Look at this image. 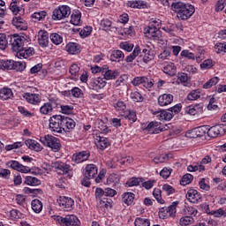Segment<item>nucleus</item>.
<instances>
[{
  "label": "nucleus",
  "mask_w": 226,
  "mask_h": 226,
  "mask_svg": "<svg viewBox=\"0 0 226 226\" xmlns=\"http://www.w3.org/2000/svg\"><path fill=\"white\" fill-rule=\"evenodd\" d=\"M171 10L177 13V17L180 20H188L195 13V7L193 5L183 2L172 3Z\"/></svg>",
  "instance_id": "f257e3e1"
},
{
  "label": "nucleus",
  "mask_w": 226,
  "mask_h": 226,
  "mask_svg": "<svg viewBox=\"0 0 226 226\" xmlns=\"http://www.w3.org/2000/svg\"><path fill=\"white\" fill-rule=\"evenodd\" d=\"M181 109H183V106L181 105V103H178L170 108L168 111L163 109L161 111H154L153 114L154 116H156L159 121H170V119H172L174 116L181 112Z\"/></svg>",
  "instance_id": "f03ea898"
},
{
  "label": "nucleus",
  "mask_w": 226,
  "mask_h": 226,
  "mask_svg": "<svg viewBox=\"0 0 226 226\" xmlns=\"http://www.w3.org/2000/svg\"><path fill=\"white\" fill-rule=\"evenodd\" d=\"M9 45L16 54L24 49L27 45V39L26 37L19 35L17 34L8 35Z\"/></svg>",
  "instance_id": "7ed1b4c3"
},
{
  "label": "nucleus",
  "mask_w": 226,
  "mask_h": 226,
  "mask_svg": "<svg viewBox=\"0 0 226 226\" xmlns=\"http://www.w3.org/2000/svg\"><path fill=\"white\" fill-rule=\"evenodd\" d=\"M53 220L61 226H80V220L75 215H68L65 217L61 215H53Z\"/></svg>",
  "instance_id": "20e7f679"
},
{
  "label": "nucleus",
  "mask_w": 226,
  "mask_h": 226,
  "mask_svg": "<svg viewBox=\"0 0 226 226\" xmlns=\"http://www.w3.org/2000/svg\"><path fill=\"white\" fill-rule=\"evenodd\" d=\"M40 140L43 146L50 147L54 153H57L61 150V140H59L58 138H56V136L48 134L44 137H41Z\"/></svg>",
  "instance_id": "39448f33"
},
{
  "label": "nucleus",
  "mask_w": 226,
  "mask_h": 226,
  "mask_svg": "<svg viewBox=\"0 0 226 226\" xmlns=\"http://www.w3.org/2000/svg\"><path fill=\"white\" fill-rule=\"evenodd\" d=\"M72 14V8L68 5H60L53 11V20H64Z\"/></svg>",
  "instance_id": "423d86ee"
},
{
  "label": "nucleus",
  "mask_w": 226,
  "mask_h": 226,
  "mask_svg": "<svg viewBox=\"0 0 226 226\" xmlns=\"http://www.w3.org/2000/svg\"><path fill=\"white\" fill-rule=\"evenodd\" d=\"M64 121V116L54 115L49 118V128L51 132L56 133H63V122Z\"/></svg>",
  "instance_id": "0eeeda50"
},
{
  "label": "nucleus",
  "mask_w": 226,
  "mask_h": 226,
  "mask_svg": "<svg viewBox=\"0 0 226 226\" xmlns=\"http://www.w3.org/2000/svg\"><path fill=\"white\" fill-rule=\"evenodd\" d=\"M179 201H174L168 207H162L159 211V217L165 220V218H176V213H177V207Z\"/></svg>",
  "instance_id": "6e6552de"
},
{
  "label": "nucleus",
  "mask_w": 226,
  "mask_h": 226,
  "mask_svg": "<svg viewBox=\"0 0 226 226\" xmlns=\"http://www.w3.org/2000/svg\"><path fill=\"white\" fill-rule=\"evenodd\" d=\"M51 167L52 169H54L55 172H56V174H59L60 176L70 174V172H72V170L70 164L59 161L52 162Z\"/></svg>",
  "instance_id": "1a4fd4ad"
},
{
  "label": "nucleus",
  "mask_w": 226,
  "mask_h": 226,
  "mask_svg": "<svg viewBox=\"0 0 226 226\" xmlns=\"http://www.w3.org/2000/svg\"><path fill=\"white\" fill-rule=\"evenodd\" d=\"M170 128V124H165L158 127V122H150L147 126L144 127V130L148 132L150 135H157V133H162V132H166Z\"/></svg>",
  "instance_id": "9d476101"
},
{
  "label": "nucleus",
  "mask_w": 226,
  "mask_h": 226,
  "mask_svg": "<svg viewBox=\"0 0 226 226\" xmlns=\"http://www.w3.org/2000/svg\"><path fill=\"white\" fill-rule=\"evenodd\" d=\"M146 38L149 40H160L162 38V31L156 25H149L144 29Z\"/></svg>",
  "instance_id": "9b49d317"
},
{
  "label": "nucleus",
  "mask_w": 226,
  "mask_h": 226,
  "mask_svg": "<svg viewBox=\"0 0 226 226\" xmlns=\"http://www.w3.org/2000/svg\"><path fill=\"white\" fill-rule=\"evenodd\" d=\"M57 203L58 206L62 207L63 211H72V209H73V206H75L73 199L66 196H59Z\"/></svg>",
  "instance_id": "f8f14e48"
},
{
  "label": "nucleus",
  "mask_w": 226,
  "mask_h": 226,
  "mask_svg": "<svg viewBox=\"0 0 226 226\" xmlns=\"http://www.w3.org/2000/svg\"><path fill=\"white\" fill-rule=\"evenodd\" d=\"M57 101L54 99H49L48 102H45L41 108H40V113L42 114V116H49V114H52V111L54 109H57Z\"/></svg>",
  "instance_id": "ddd939ff"
},
{
  "label": "nucleus",
  "mask_w": 226,
  "mask_h": 226,
  "mask_svg": "<svg viewBox=\"0 0 226 226\" xmlns=\"http://www.w3.org/2000/svg\"><path fill=\"white\" fill-rule=\"evenodd\" d=\"M207 133L211 139H216V137L225 135V128L222 124H216L210 128L207 125Z\"/></svg>",
  "instance_id": "4468645a"
},
{
  "label": "nucleus",
  "mask_w": 226,
  "mask_h": 226,
  "mask_svg": "<svg viewBox=\"0 0 226 226\" xmlns=\"http://www.w3.org/2000/svg\"><path fill=\"white\" fill-rule=\"evenodd\" d=\"M12 26L19 31H27V21L21 16H16L12 19Z\"/></svg>",
  "instance_id": "2eb2a0df"
},
{
  "label": "nucleus",
  "mask_w": 226,
  "mask_h": 226,
  "mask_svg": "<svg viewBox=\"0 0 226 226\" xmlns=\"http://www.w3.org/2000/svg\"><path fill=\"white\" fill-rule=\"evenodd\" d=\"M186 199L189 202L197 204V202H200V200H202V194L195 189H189L186 194Z\"/></svg>",
  "instance_id": "dca6fc26"
},
{
  "label": "nucleus",
  "mask_w": 226,
  "mask_h": 226,
  "mask_svg": "<svg viewBox=\"0 0 226 226\" xmlns=\"http://www.w3.org/2000/svg\"><path fill=\"white\" fill-rule=\"evenodd\" d=\"M102 79L103 80H115L119 77V72L117 71H112L109 69V66H102Z\"/></svg>",
  "instance_id": "f3484780"
},
{
  "label": "nucleus",
  "mask_w": 226,
  "mask_h": 226,
  "mask_svg": "<svg viewBox=\"0 0 226 226\" xmlns=\"http://www.w3.org/2000/svg\"><path fill=\"white\" fill-rule=\"evenodd\" d=\"M105 86H107V82L103 80V78L93 79L89 82V88L94 91H100V89H103Z\"/></svg>",
  "instance_id": "a211bd4d"
},
{
  "label": "nucleus",
  "mask_w": 226,
  "mask_h": 226,
  "mask_svg": "<svg viewBox=\"0 0 226 226\" xmlns=\"http://www.w3.org/2000/svg\"><path fill=\"white\" fill-rule=\"evenodd\" d=\"M203 112L204 105L202 104L191 105L185 108V114H189V116H200Z\"/></svg>",
  "instance_id": "6ab92c4d"
},
{
  "label": "nucleus",
  "mask_w": 226,
  "mask_h": 226,
  "mask_svg": "<svg viewBox=\"0 0 226 226\" xmlns=\"http://www.w3.org/2000/svg\"><path fill=\"white\" fill-rule=\"evenodd\" d=\"M7 166L13 170H17L18 172H22V174H27V170H29L28 166H24L18 161H9L7 162Z\"/></svg>",
  "instance_id": "aec40b11"
},
{
  "label": "nucleus",
  "mask_w": 226,
  "mask_h": 226,
  "mask_svg": "<svg viewBox=\"0 0 226 226\" xmlns=\"http://www.w3.org/2000/svg\"><path fill=\"white\" fill-rule=\"evenodd\" d=\"M34 54V49L31 47L27 48V45H25L23 49L19 50L16 56L19 59H27V57H31Z\"/></svg>",
  "instance_id": "412c9836"
},
{
  "label": "nucleus",
  "mask_w": 226,
  "mask_h": 226,
  "mask_svg": "<svg viewBox=\"0 0 226 226\" xmlns=\"http://www.w3.org/2000/svg\"><path fill=\"white\" fill-rule=\"evenodd\" d=\"M206 132H207V125H202L196 127L191 131L190 138L191 139H197L198 137H204L206 135Z\"/></svg>",
  "instance_id": "4be33fe9"
},
{
  "label": "nucleus",
  "mask_w": 226,
  "mask_h": 226,
  "mask_svg": "<svg viewBox=\"0 0 226 226\" xmlns=\"http://www.w3.org/2000/svg\"><path fill=\"white\" fill-rule=\"evenodd\" d=\"M23 98L32 105H38L41 102V96L38 94L25 93L23 94Z\"/></svg>",
  "instance_id": "5701e85b"
},
{
  "label": "nucleus",
  "mask_w": 226,
  "mask_h": 226,
  "mask_svg": "<svg viewBox=\"0 0 226 226\" xmlns=\"http://www.w3.org/2000/svg\"><path fill=\"white\" fill-rule=\"evenodd\" d=\"M174 102V95L170 94H163L158 97V104L160 107H167Z\"/></svg>",
  "instance_id": "b1692460"
},
{
  "label": "nucleus",
  "mask_w": 226,
  "mask_h": 226,
  "mask_svg": "<svg viewBox=\"0 0 226 226\" xmlns=\"http://www.w3.org/2000/svg\"><path fill=\"white\" fill-rule=\"evenodd\" d=\"M89 156H91L89 151H82L72 155V162L74 163H82V162H87Z\"/></svg>",
  "instance_id": "393cba45"
},
{
  "label": "nucleus",
  "mask_w": 226,
  "mask_h": 226,
  "mask_svg": "<svg viewBox=\"0 0 226 226\" xmlns=\"http://www.w3.org/2000/svg\"><path fill=\"white\" fill-rule=\"evenodd\" d=\"M98 175V167L94 164H87L85 168L84 176L86 177L94 178Z\"/></svg>",
  "instance_id": "a878e982"
},
{
  "label": "nucleus",
  "mask_w": 226,
  "mask_h": 226,
  "mask_svg": "<svg viewBox=\"0 0 226 226\" xmlns=\"http://www.w3.org/2000/svg\"><path fill=\"white\" fill-rule=\"evenodd\" d=\"M38 42L41 47L49 46V32L45 30H40L38 33Z\"/></svg>",
  "instance_id": "bb28decb"
},
{
  "label": "nucleus",
  "mask_w": 226,
  "mask_h": 226,
  "mask_svg": "<svg viewBox=\"0 0 226 226\" xmlns=\"http://www.w3.org/2000/svg\"><path fill=\"white\" fill-rule=\"evenodd\" d=\"M75 120L68 117H64L62 132H72L75 128Z\"/></svg>",
  "instance_id": "cd10ccee"
},
{
  "label": "nucleus",
  "mask_w": 226,
  "mask_h": 226,
  "mask_svg": "<svg viewBox=\"0 0 226 226\" xmlns=\"http://www.w3.org/2000/svg\"><path fill=\"white\" fill-rule=\"evenodd\" d=\"M96 140L97 141L95 142V144L98 149H101L102 151H103L104 149H107V147L110 146V141L106 137L98 136Z\"/></svg>",
  "instance_id": "c85d7f7f"
},
{
  "label": "nucleus",
  "mask_w": 226,
  "mask_h": 226,
  "mask_svg": "<svg viewBox=\"0 0 226 226\" xmlns=\"http://www.w3.org/2000/svg\"><path fill=\"white\" fill-rule=\"evenodd\" d=\"M162 72L163 73H166V75H170V77H174L177 72L176 64L172 62L164 64Z\"/></svg>",
  "instance_id": "c756f323"
},
{
  "label": "nucleus",
  "mask_w": 226,
  "mask_h": 226,
  "mask_svg": "<svg viewBox=\"0 0 226 226\" xmlns=\"http://www.w3.org/2000/svg\"><path fill=\"white\" fill-rule=\"evenodd\" d=\"M109 59L113 63H121L124 59V53L119 49H115L111 52Z\"/></svg>",
  "instance_id": "7c9ffc66"
},
{
  "label": "nucleus",
  "mask_w": 226,
  "mask_h": 226,
  "mask_svg": "<svg viewBox=\"0 0 226 226\" xmlns=\"http://www.w3.org/2000/svg\"><path fill=\"white\" fill-rule=\"evenodd\" d=\"M122 117L128 119L131 123H135L137 121V112L132 109H127L122 113Z\"/></svg>",
  "instance_id": "2f4dec72"
},
{
  "label": "nucleus",
  "mask_w": 226,
  "mask_h": 226,
  "mask_svg": "<svg viewBox=\"0 0 226 226\" xmlns=\"http://www.w3.org/2000/svg\"><path fill=\"white\" fill-rule=\"evenodd\" d=\"M65 49L69 54H79L80 52V46L77 42H69L66 46Z\"/></svg>",
  "instance_id": "473e14b6"
},
{
  "label": "nucleus",
  "mask_w": 226,
  "mask_h": 226,
  "mask_svg": "<svg viewBox=\"0 0 226 226\" xmlns=\"http://www.w3.org/2000/svg\"><path fill=\"white\" fill-rule=\"evenodd\" d=\"M82 18V13L80 11H73L71 15V24L73 26H80V19Z\"/></svg>",
  "instance_id": "72a5a7b5"
},
{
  "label": "nucleus",
  "mask_w": 226,
  "mask_h": 226,
  "mask_svg": "<svg viewBox=\"0 0 226 226\" xmlns=\"http://www.w3.org/2000/svg\"><path fill=\"white\" fill-rule=\"evenodd\" d=\"M0 98L1 100H11L13 98V91L7 87L0 89Z\"/></svg>",
  "instance_id": "f704fd0d"
},
{
  "label": "nucleus",
  "mask_w": 226,
  "mask_h": 226,
  "mask_svg": "<svg viewBox=\"0 0 226 226\" xmlns=\"http://www.w3.org/2000/svg\"><path fill=\"white\" fill-rule=\"evenodd\" d=\"M19 0H12L10 4V10L14 15H24V9L17 5Z\"/></svg>",
  "instance_id": "c9c22d12"
},
{
  "label": "nucleus",
  "mask_w": 226,
  "mask_h": 226,
  "mask_svg": "<svg viewBox=\"0 0 226 226\" xmlns=\"http://www.w3.org/2000/svg\"><path fill=\"white\" fill-rule=\"evenodd\" d=\"M25 184L29 186H40L41 185V180L36 178L35 177H26Z\"/></svg>",
  "instance_id": "e433bc0d"
},
{
  "label": "nucleus",
  "mask_w": 226,
  "mask_h": 226,
  "mask_svg": "<svg viewBox=\"0 0 226 226\" xmlns=\"http://www.w3.org/2000/svg\"><path fill=\"white\" fill-rule=\"evenodd\" d=\"M31 206L34 213H41V209H43V203L38 199L32 200Z\"/></svg>",
  "instance_id": "4c0bfd02"
},
{
  "label": "nucleus",
  "mask_w": 226,
  "mask_h": 226,
  "mask_svg": "<svg viewBox=\"0 0 226 226\" xmlns=\"http://www.w3.org/2000/svg\"><path fill=\"white\" fill-rule=\"evenodd\" d=\"M200 89H194L192 91H191L188 94H187V100H189V102H195V100H199V98H200Z\"/></svg>",
  "instance_id": "58836bf2"
},
{
  "label": "nucleus",
  "mask_w": 226,
  "mask_h": 226,
  "mask_svg": "<svg viewBox=\"0 0 226 226\" xmlns=\"http://www.w3.org/2000/svg\"><path fill=\"white\" fill-rule=\"evenodd\" d=\"M135 199V194L132 192H125L123 195V202L126 204V206H132L133 204V200Z\"/></svg>",
  "instance_id": "ea45409f"
},
{
  "label": "nucleus",
  "mask_w": 226,
  "mask_h": 226,
  "mask_svg": "<svg viewBox=\"0 0 226 226\" xmlns=\"http://www.w3.org/2000/svg\"><path fill=\"white\" fill-rule=\"evenodd\" d=\"M218 82H220V78L214 77V78H211L205 84H203L202 87H203V89H211V87H213V86H216V84H218Z\"/></svg>",
  "instance_id": "a19ab883"
},
{
  "label": "nucleus",
  "mask_w": 226,
  "mask_h": 226,
  "mask_svg": "<svg viewBox=\"0 0 226 226\" xmlns=\"http://www.w3.org/2000/svg\"><path fill=\"white\" fill-rule=\"evenodd\" d=\"M0 70H13V60H0Z\"/></svg>",
  "instance_id": "79ce46f5"
},
{
  "label": "nucleus",
  "mask_w": 226,
  "mask_h": 226,
  "mask_svg": "<svg viewBox=\"0 0 226 226\" xmlns=\"http://www.w3.org/2000/svg\"><path fill=\"white\" fill-rule=\"evenodd\" d=\"M170 158H172V156L169 154H165L155 156L153 161L154 163H165V162H169Z\"/></svg>",
  "instance_id": "37998d69"
},
{
  "label": "nucleus",
  "mask_w": 226,
  "mask_h": 226,
  "mask_svg": "<svg viewBox=\"0 0 226 226\" xmlns=\"http://www.w3.org/2000/svg\"><path fill=\"white\" fill-rule=\"evenodd\" d=\"M10 45V41H8V35L6 34H0V49L4 50L6 47Z\"/></svg>",
  "instance_id": "c03bdc74"
},
{
  "label": "nucleus",
  "mask_w": 226,
  "mask_h": 226,
  "mask_svg": "<svg viewBox=\"0 0 226 226\" xmlns=\"http://www.w3.org/2000/svg\"><path fill=\"white\" fill-rule=\"evenodd\" d=\"M134 225L135 226H150L151 222H149V219L137 217L134 221Z\"/></svg>",
  "instance_id": "a18cd8bd"
},
{
  "label": "nucleus",
  "mask_w": 226,
  "mask_h": 226,
  "mask_svg": "<svg viewBox=\"0 0 226 226\" xmlns=\"http://www.w3.org/2000/svg\"><path fill=\"white\" fill-rule=\"evenodd\" d=\"M49 39L55 45H61L63 43V37L57 33L51 34Z\"/></svg>",
  "instance_id": "49530a36"
},
{
  "label": "nucleus",
  "mask_w": 226,
  "mask_h": 226,
  "mask_svg": "<svg viewBox=\"0 0 226 226\" xmlns=\"http://www.w3.org/2000/svg\"><path fill=\"white\" fill-rule=\"evenodd\" d=\"M114 108L117 112H120L121 116L123 115V112L126 111V103L123 101H118L117 103L114 104Z\"/></svg>",
  "instance_id": "de8ad7c7"
},
{
  "label": "nucleus",
  "mask_w": 226,
  "mask_h": 226,
  "mask_svg": "<svg viewBox=\"0 0 226 226\" xmlns=\"http://www.w3.org/2000/svg\"><path fill=\"white\" fill-rule=\"evenodd\" d=\"M153 196L159 204H165V200L162 199V190L154 188L153 191Z\"/></svg>",
  "instance_id": "09e8293b"
},
{
  "label": "nucleus",
  "mask_w": 226,
  "mask_h": 226,
  "mask_svg": "<svg viewBox=\"0 0 226 226\" xmlns=\"http://www.w3.org/2000/svg\"><path fill=\"white\" fill-rule=\"evenodd\" d=\"M184 215H186L187 216H196L197 215V209H195L193 207H185L183 209Z\"/></svg>",
  "instance_id": "8fccbe9b"
},
{
  "label": "nucleus",
  "mask_w": 226,
  "mask_h": 226,
  "mask_svg": "<svg viewBox=\"0 0 226 226\" xmlns=\"http://www.w3.org/2000/svg\"><path fill=\"white\" fill-rule=\"evenodd\" d=\"M194 222L193 217L186 215L180 218L179 223L181 226H187L192 225Z\"/></svg>",
  "instance_id": "3c124183"
},
{
  "label": "nucleus",
  "mask_w": 226,
  "mask_h": 226,
  "mask_svg": "<svg viewBox=\"0 0 226 226\" xmlns=\"http://www.w3.org/2000/svg\"><path fill=\"white\" fill-rule=\"evenodd\" d=\"M192 181H193V176L192 174H185L183 176L180 181V185L182 186H186V185H190Z\"/></svg>",
  "instance_id": "603ef678"
},
{
  "label": "nucleus",
  "mask_w": 226,
  "mask_h": 226,
  "mask_svg": "<svg viewBox=\"0 0 226 226\" xmlns=\"http://www.w3.org/2000/svg\"><path fill=\"white\" fill-rule=\"evenodd\" d=\"M12 70L16 72H24L26 70V63L13 61Z\"/></svg>",
  "instance_id": "864d4df0"
},
{
  "label": "nucleus",
  "mask_w": 226,
  "mask_h": 226,
  "mask_svg": "<svg viewBox=\"0 0 226 226\" xmlns=\"http://www.w3.org/2000/svg\"><path fill=\"white\" fill-rule=\"evenodd\" d=\"M70 73L72 75V77H79V72H80V66L77 64H72L70 66Z\"/></svg>",
  "instance_id": "5fc2aeb1"
},
{
  "label": "nucleus",
  "mask_w": 226,
  "mask_h": 226,
  "mask_svg": "<svg viewBox=\"0 0 226 226\" xmlns=\"http://www.w3.org/2000/svg\"><path fill=\"white\" fill-rule=\"evenodd\" d=\"M71 94L74 98H82L84 96V93H82V89L75 87L71 90Z\"/></svg>",
  "instance_id": "6e6d98bb"
},
{
  "label": "nucleus",
  "mask_w": 226,
  "mask_h": 226,
  "mask_svg": "<svg viewBox=\"0 0 226 226\" xmlns=\"http://www.w3.org/2000/svg\"><path fill=\"white\" fill-rule=\"evenodd\" d=\"M215 49L217 54H222V52L226 53V42H217Z\"/></svg>",
  "instance_id": "4d7b16f0"
},
{
  "label": "nucleus",
  "mask_w": 226,
  "mask_h": 226,
  "mask_svg": "<svg viewBox=\"0 0 226 226\" xmlns=\"http://www.w3.org/2000/svg\"><path fill=\"white\" fill-rule=\"evenodd\" d=\"M140 181H142V178L132 177L126 182V185L129 187L139 186V185H140Z\"/></svg>",
  "instance_id": "13d9d810"
},
{
  "label": "nucleus",
  "mask_w": 226,
  "mask_h": 226,
  "mask_svg": "<svg viewBox=\"0 0 226 226\" xmlns=\"http://www.w3.org/2000/svg\"><path fill=\"white\" fill-rule=\"evenodd\" d=\"M154 86V79L145 77V79L143 81V87H146V89H151V87H153Z\"/></svg>",
  "instance_id": "bf43d9fd"
},
{
  "label": "nucleus",
  "mask_w": 226,
  "mask_h": 226,
  "mask_svg": "<svg viewBox=\"0 0 226 226\" xmlns=\"http://www.w3.org/2000/svg\"><path fill=\"white\" fill-rule=\"evenodd\" d=\"M45 17H47V11H45L34 12L32 14V19H35V20H43Z\"/></svg>",
  "instance_id": "052dcab7"
},
{
  "label": "nucleus",
  "mask_w": 226,
  "mask_h": 226,
  "mask_svg": "<svg viewBox=\"0 0 226 226\" xmlns=\"http://www.w3.org/2000/svg\"><path fill=\"white\" fill-rule=\"evenodd\" d=\"M10 176H11L10 170L0 168V177L3 179H10Z\"/></svg>",
  "instance_id": "680f3d73"
},
{
  "label": "nucleus",
  "mask_w": 226,
  "mask_h": 226,
  "mask_svg": "<svg viewBox=\"0 0 226 226\" xmlns=\"http://www.w3.org/2000/svg\"><path fill=\"white\" fill-rule=\"evenodd\" d=\"M10 215H11V217H12L14 220L24 218V215L17 209L11 210Z\"/></svg>",
  "instance_id": "e2e57ef3"
},
{
  "label": "nucleus",
  "mask_w": 226,
  "mask_h": 226,
  "mask_svg": "<svg viewBox=\"0 0 226 226\" xmlns=\"http://www.w3.org/2000/svg\"><path fill=\"white\" fill-rule=\"evenodd\" d=\"M131 8H138V9H142L146 8V2L145 1H135L131 3Z\"/></svg>",
  "instance_id": "0e129e2a"
},
{
  "label": "nucleus",
  "mask_w": 226,
  "mask_h": 226,
  "mask_svg": "<svg viewBox=\"0 0 226 226\" xmlns=\"http://www.w3.org/2000/svg\"><path fill=\"white\" fill-rule=\"evenodd\" d=\"M119 47L120 49H123V50H126V52H132V50H133L132 44H130L128 41L121 42Z\"/></svg>",
  "instance_id": "69168bd1"
},
{
  "label": "nucleus",
  "mask_w": 226,
  "mask_h": 226,
  "mask_svg": "<svg viewBox=\"0 0 226 226\" xmlns=\"http://www.w3.org/2000/svg\"><path fill=\"white\" fill-rule=\"evenodd\" d=\"M171 50L164 49L159 56L158 58L162 59V61H165V59H169L170 57Z\"/></svg>",
  "instance_id": "338daca9"
},
{
  "label": "nucleus",
  "mask_w": 226,
  "mask_h": 226,
  "mask_svg": "<svg viewBox=\"0 0 226 226\" xmlns=\"http://www.w3.org/2000/svg\"><path fill=\"white\" fill-rule=\"evenodd\" d=\"M226 5V0H219L217 1L216 4H215V11H222Z\"/></svg>",
  "instance_id": "774afa93"
}]
</instances>
